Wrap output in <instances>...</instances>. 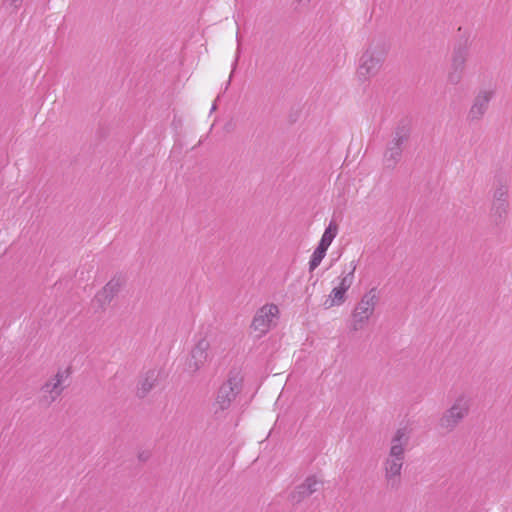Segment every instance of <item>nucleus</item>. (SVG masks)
<instances>
[{"mask_svg":"<svg viewBox=\"0 0 512 512\" xmlns=\"http://www.w3.org/2000/svg\"><path fill=\"white\" fill-rule=\"evenodd\" d=\"M356 269L357 261L355 259L344 266L341 275L338 277L337 284L332 288L324 301L326 309L340 306L346 301V294L354 282Z\"/></svg>","mask_w":512,"mask_h":512,"instance_id":"nucleus-1","label":"nucleus"},{"mask_svg":"<svg viewBox=\"0 0 512 512\" xmlns=\"http://www.w3.org/2000/svg\"><path fill=\"white\" fill-rule=\"evenodd\" d=\"M72 374L71 365L60 367L54 375H52L41 387V401L50 405L56 401L64 391L66 382Z\"/></svg>","mask_w":512,"mask_h":512,"instance_id":"nucleus-2","label":"nucleus"},{"mask_svg":"<svg viewBox=\"0 0 512 512\" xmlns=\"http://www.w3.org/2000/svg\"><path fill=\"white\" fill-rule=\"evenodd\" d=\"M280 317L279 306L274 303H266L255 313L251 329L257 337L266 335L270 330L276 327Z\"/></svg>","mask_w":512,"mask_h":512,"instance_id":"nucleus-3","label":"nucleus"},{"mask_svg":"<svg viewBox=\"0 0 512 512\" xmlns=\"http://www.w3.org/2000/svg\"><path fill=\"white\" fill-rule=\"evenodd\" d=\"M469 409V399L463 395L459 396L440 418V428L445 431L453 430L468 415Z\"/></svg>","mask_w":512,"mask_h":512,"instance_id":"nucleus-4","label":"nucleus"},{"mask_svg":"<svg viewBox=\"0 0 512 512\" xmlns=\"http://www.w3.org/2000/svg\"><path fill=\"white\" fill-rule=\"evenodd\" d=\"M377 303L375 294H366L356 306L352 314V327L354 330H359L368 322L374 313Z\"/></svg>","mask_w":512,"mask_h":512,"instance_id":"nucleus-5","label":"nucleus"},{"mask_svg":"<svg viewBox=\"0 0 512 512\" xmlns=\"http://www.w3.org/2000/svg\"><path fill=\"white\" fill-rule=\"evenodd\" d=\"M384 53L379 50H366L361 56L359 73L364 77H374L378 75L383 67Z\"/></svg>","mask_w":512,"mask_h":512,"instance_id":"nucleus-6","label":"nucleus"},{"mask_svg":"<svg viewBox=\"0 0 512 512\" xmlns=\"http://www.w3.org/2000/svg\"><path fill=\"white\" fill-rule=\"evenodd\" d=\"M210 350V341L207 338L199 339L191 350L188 361L189 369L196 371L203 367L211 358Z\"/></svg>","mask_w":512,"mask_h":512,"instance_id":"nucleus-7","label":"nucleus"},{"mask_svg":"<svg viewBox=\"0 0 512 512\" xmlns=\"http://www.w3.org/2000/svg\"><path fill=\"white\" fill-rule=\"evenodd\" d=\"M403 459L404 456H391L389 454L384 462L385 479L391 485H396L399 482Z\"/></svg>","mask_w":512,"mask_h":512,"instance_id":"nucleus-8","label":"nucleus"},{"mask_svg":"<svg viewBox=\"0 0 512 512\" xmlns=\"http://www.w3.org/2000/svg\"><path fill=\"white\" fill-rule=\"evenodd\" d=\"M410 430L408 427L398 428L390 441L389 454L391 456H404V446L409 439Z\"/></svg>","mask_w":512,"mask_h":512,"instance_id":"nucleus-9","label":"nucleus"},{"mask_svg":"<svg viewBox=\"0 0 512 512\" xmlns=\"http://www.w3.org/2000/svg\"><path fill=\"white\" fill-rule=\"evenodd\" d=\"M235 395V384L232 382V380H228L220 387L216 398V404L220 409H226L230 405L231 401L235 398Z\"/></svg>","mask_w":512,"mask_h":512,"instance_id":"nucleus-10","label":"nucleus"},{"mask_svg":"<svg viewBox=\"0 0 512 512\" xmlns=\"http://www.w3.org/2000/svg\"><path fill=\"white\" fill-rule=\"evenodd\" d=\"M492 91L484 90L479 92L476 96L474 103L470 109V115L472 118H479L482 116L488 106V103L492 97Z\"/></svg>","mask_w":512,"mask_h":512,"instance_id":"nucleus-11","label":"nucleus"},{"mask_svg":"<svg viewBox=\"0 0 512 512\" xmlns=\"http://www.w3.org/2000/svg\"><path fill=\"white\" fill-rule=\"evenodd\" d=\"M121 287H122L121 279L113 278L97 294V298L101 302H109L120 291Z\"/></svg>","mask_w":512,"mask_h":512,"instance_id":"nucleus-12","label":"nucleus"},{"mask_svg":"<svg viewBox=\"0 0 512 512\" xmlns=\"http://www.w3.org/2000/svg\"><path fill=\"white\" fill-rule=\"evenodd\" d=\"M336 235H337V226L335 224L330 223L329 226L324 231L318 246L328 250L329 246L331 245V243H332L333 239L336 237Z\"/></svg>","mask_w":512,"mask_h":512,"instance_id":"nucleus-13","label":"nucleus"},{"mask_svg":"<svg viewBox=\"0 0 512 512\" xmlns=\"http://www.w3.org/2000/svg\"><path fill=\"white\" fill-rule=\"evenodd\" d=\"M319 482L316 478H307L303 484L298 487L300 497H307L314 493L318 488Z\"/></svg>","mask_w":512,"mask_h":512,"instance_id":"nucleus-14","label":"nucleus"},{"mask_svg":"<svg viewBox=\"0 0 512 512\" xmlns=\"http://www.w3.org/2000/svg\"><path fill=\"white\" fill-rule=\"evenodd\" d=\"M156 383V377L154 374L147 375L143 380H141L138 384V394L140 396L146 395Z\"/></svg>","mask_w":512,"mask_h":512,"instance_id":"nucleus-15","label":"nucleus"},{"mask_svg":"<svg viewBox=\"0 0 512 512\" xmlns=\"http://www.w3.org/2000/svg\"><path fill=\"white\" fill-rule=\"evenodd\" d=\"M326 252H327L326 249L317 246V248L313 252V254L311 256V259L309 261V269H310V271L315 270L320 265L321 261L323 260V258L326 255Z\"/></svg>","mask_w":512,"mask_h":512,"instance_id":"nucleus-16","label":"nucleus"},{"mask_svg":"<svg viewBox=\"0 0 512 512\" xmlns=\"http://www.w3.org/2000/svg\"><path fill=\"white\" fill-rule=\"evenodd\" d=\"M465 63V56L462 54L455 55L453 58V65L458 69L462 68Z\"/></svg>","mask_w":512,"mask_h":512,"instance_id":"nucleus-17","label":"nucleus"}]
</instances>
